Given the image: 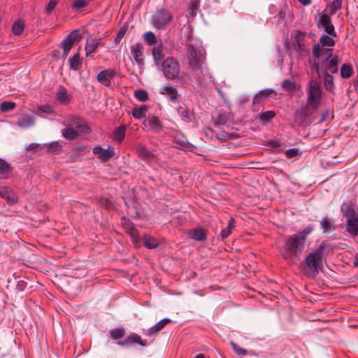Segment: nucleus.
Here are the masks:
<instances>
[{
  "mask_svg": "<svg viewBox=\"0 0 358 358\" xmlns=\"http://www.w3.org/2000/svg\"><path fill=\"white\" fill-rule=\"evenodd\" d=\"M178 114L181 116L183 121L190 122L193 120L194 113L187 106H180L177 108Z\"/></svg>",
  "mask_w": 358,
  "mask_h": 358,
  "instance_id": "nucleus-19",
  "label": "nucleus"
},
{
  "mask_svg": "<svg viewBox=\"0 0 358 358\" xmlns=\"http://www.w3.org/2000/svg\"><path fill=\"white\" fill-rule=\"evenodd\" d=\"M320 223V227L324 233H327L334 230V227H332V223L328 217L322 218Z\"/></svg>",
  "mask_w": 358,
  "mask_h": 358,
  "instance_id": "nucleus-36",
  "label": "nucleus"
},
{
  "mask_svg": "<svg viewBox=\"0 0 358 358\" xmlns=\"http://www.w3.org/2000/svg\"><path fill=\"white\" fill-rule=\"evenodd\" d=\"M148 109V106L147 105H141L140 107H135L132 110V115L134 118L140 120L143 117H146V112Z\"/></svg>",
  "mask_w": 358,
  "mask_h": 358,
  "instance_id": "nucleus-30",
  "label": "nucleus"
},
{
  "mask_svg": "<svg viewBox=\"0 0 358 358\" xmlns=\"http://www.w3.org/2000/svg\"><path fill=\"white\" fill-rule=\"evenodd\" d=\"M16 107V103L13 101H3L0 104V110L1 112L6 113L8 111H10L15 109Z\"/></svg>",
  "mask_w": 358,
  "mask_h": 358,
  "instance_id": "nucleus-45",
  "label": "nucleus"
},
{
  "mask_svg": "<svg viewBox=\"0 0 358 358\" xmlns=\"http://www.w3.org/2000/svg\"><path fill=\"white\" fill-rule=\"evenodd\" d=\"M26 282L23 280H20L17 283L16 288L20 291H23L25 289Z\"/></svg>",
  "mask_w": 358,
  "mask_h": 358,
  "instance_id": "nucleus-58",
  "label": "nucleus"
},
{
  "mask_svg": "<svg viewBox=\"0 0 358 358\" xmlns=\"http://www.w3.org/2000/svg\"><path fill=\"white\" fill-rule=\"evenodd\" d=\"M161 321L162 322V323L164 324V325L165 327L166 324L171 322V320L169 318H164V319L162 320Z\"/></svg>",
  "mask_w": 358,
  "mask_h": 358,
  "instance_id": "nucleus-62",
  "label": "nucleus"
},
{
  "mask_svg": "<svg viewBox=\"0 0 358 358\" xmlns=\"http://www.w3.org/2000/svg\"><path fill=\"white\" fill-rule=\"evenodd\" d=\"M173 16L170 11L162 8L152 16V24L157 29H164L171 22Z\"/></svg>",
  "mask_w": 358,
  "mask_h": 358,
  "instance_id": "nucleus-7",
  "label": "nucleus"
},
{
  "mask_svg": "<svg viewBox=\"0 0 358 358\" xmlns=\"http://www.w3.org/2000/svg\"><path fill=\"white\" fill-rule=\"evenodd\" d=\"M134 96L140 101H145L148 99V94L144 90H138L134 92Z\"/></svg>",
  "mask_w": 358,
  "mask_h": 358,
  "instance_id": "nucleus-49",
  "label": "nucleus"
},
{
  "mask_svg": "<svg viewBox=\"0 0 358 358\" xmlns=\"http://www.w3.org/2000/svg\"><path fill=\"white\" fill-rule=\"evenodd\" d=\"M275 116V113L273 110H267L259 114V119L264 122H268Z\"/></svg>",
  "mask_w": 358,
  "mask_h": 358,
  "instance_id": "nucleus-46",
  "label": "nucleus"
},
{
  "mask_svg": "<svg viewBox=\"0 0 358 358\" xmlns=\"http://www.w3.org/2000/svg\"><path fill=\"white\" fill-rule=\"evenodd\" d=\"M126 129H127V125L122 124L118 127L115 129L113 131V138L114 139L118 142L119 143H121L125 137L126 134Z\"/></svg>",
  "mask_w": 358,
  "mask_h": 358,
  "instance_id": "nucleus-26",
  "label": "nucleus"
},
{
  "mask_svg": "<svg viewBox=\"0 0 358 358\" xmlns=\"http://www.w3.org/2000/svg\"><path fill=\"white\" fill-rule=\"evenodd\" d=\"M152 55L155 64L157 66L161 65V63L163 61V58L164 56L162 52V46L159 45L157 47H154L152 50Z\"/></svg>",
  "mask_w": 358,
  "mask_h": 358,
  "instance_id": "nucleus-25",
  "label": "nucleus"
},
{
  "mask_svg": "<svg viewBox=\"0 0 358 358\" xmlns=\"http://www.w3.org/2000/svg\"><path fill=\"white\" fill-rule=\"evenodd\" d=\"M318 27H322L324 31L332 37L336 36V32L335 31L334 27L331 21V17L327 14H322L317 22Z\"/></svg>",
  "mask_w": 358,
  "mask_h": 358,
  "instance_id": "nucleus-10",
  "label": "nucleus"
},
{
  "mask_svg": "<svg viewBox=\"0 0 358 358\" xmlns=\"http://www.w3.org/2000/svg\"><path fill=\"white\" fill-rule=\"evenodd\" d=\"M47 148L48 151H56L60 147L58 142H52L49 144L44 145Z\"/></svg>",
  "mask_w": 358,
  "mask_h": 358,
  "instance_id": "nucleus-56",
  "label": "nucleus"
},
{
  "mask_svg": "<svg viewBox=\"0 0 358 358\" xmlns=\"http://www.w3.org/2000/svg\"><path fill=\"white\" fill-rule=\"evenodd\" d=\"M309 320L310 321H314V322H315V321L322 322H323L324 324L328 323V322H329L331 321V320H322L321 318H315V317L314 318H310Z\"/></svg>",
  "mask_w": 358,
  "mask_h": 358,
  "instance_id": "nucleus-59",
  "label": "nucleus"
},
{
  "mask_svg": "<svg viewBox=\"0 0 358 358\" xmlns=\"http://www.w3.org/2000/svg\"><path fill=\"white\" fill-rule=\"evenodd\" d=\"M143 244L148 249H155L159 245V241L152 236L144 235Z\"/></svg>",
  "mask_w": 358,
  "mask_h": 358,
  "instance_id": "nucleus-33",
  "label": "nucleus"
},
{
  "mask_svg": "<svg viewBox=\"0 0 358 358\" xmlns=\"http://www.w3.org/2000/svg\"><path fill=\"white\" fill-rule=\"evenodd\" d=\"M230 344L234 350V351L238 355L245 356L248 354L247 350L239 347L236 343L234 341H231Z\"/></svg>",
  "mask_w": 358,
  "mask_h": 358,
  "instance_id": "nucleus-50",
  "label": "nucleus"
},
{
  "mask_svg": "<svg viewBox=\"0 0 358 358\" xmlns=\"http://www.w3.org/2000/svg\"><path fill=\"white\" fill-rule=\"evenodd\" d=\"M160 69L167 80H181L184 78L183 75L180 73V63L173 57H168L164 59L161 63Z\"/></svg>",
  "mask_w": 358,
  "mask_h": 358,
  "instance_id": "nucleus-3",
  "label": "nucleus"
},
{
  "mask_svg": "<svg viewBox=\"0 0 358 358\" xmlns=\"http://www.w3.org/2000/svg\"><path fill=\"white\" fill-rule=\"evenodd\" d=\"M307 93V104L308 106L315 111L319 108L322 103V89L320 83L311 78L306 87Z\"/></svg>",
  "mask_w": 358,
  "mask_h": 358,
  "instance_id": "nucleus-2",
  "label": "nucleus"
},
{
  "mask_svg": "<svg viewBox=\"0 0 358 358\" xmlns=\"http://www.w3.org/2000/svg\"><path fill=\"white\" fill-rule=\"evenodd\" d=\"M127 31V27H122L120 31L117 32L116 37L115 38V43L119 44L122 40V38L125 36L126 32Z\"/></svg>",
  "mask_w": 358,
  "mask_h": 358,
  "instance_id": "nucleus-51",
  "label": "nucleus"
},
{
  "mask_svg": "<svg viewBox=\"0 0 358 358\" xmlns=\"http://www.w3.org/2000/svg\"><path fill=\"white\" fill-rule=\"evenodd\" d=\"M117 74V72L115 69H105L100 71L97 76V81L106 87H110V80L114 78Z\"/></svg>",
  "mask_w": 358,
  "mask_h": 358,
  "instance_id": "nucleus-11",
  "label": "nucleus"
},
{
  "mask_svg": "<svg viewBox=\"0 0 358 358\" xmlns=\"http://www.w3.org/2000/svg\"><path fill=\"white\" fill-rule=\"evenodd\" d=\"M122 225L131 236L133 243L138 247L140 243V237L134 223L130 220L123 217L122 218Z\"/></svg>",
  "mask_w": 358,
  "mask_h": 358,
  "instance_id": "nucleus-8",
  "label": "nucleus"
},
{
  "mask_svg": "<svg viewBox=\"0 0 358 358\" xmlns=\"http://www.w3.org/2000/svg\"><path fill=\"white\" fill-rule=\"evenodd\" d=\"M39 145L38 144H36V143H31L29 144L27 147V150H33L34 149H36V148H38Z\"/></svg>",
  "mask_w": 358,
  "mask_h": 358,
  "instance_id": "nucleus-60",
  "label": "nucleus"
},
{
  "mask_svg": "<svg viewBox=\"0 0 358 358\" xmlns=\"http://www.w3.org/2000/svg\"><path fill=\"white\" fill-rule=\"evenodd\" d=\"M349 327H353V328H358V318L355 320V323H352V324H349Z\"/></svg>",
  "mask_w": 358,
  "mask_h": 358,
  "instance_id": "nucleus-63",
  "label": "nucleus"
},
{
  "mask_svg": "<svg viewBox=\"0 0 358 358\" xmlns=\"http://www.w3.org/2000/svg\"><path fill=\"white\" fill-rule=\"evenodd\" d=\"M282 88L287 92H292L298 89V85L296 82L286 79L282 82Z\"/></svg>",
  "mask_w": 358,
  "mask_h": 358,
  "instance_id": "nucleus-35",
  "label": "nucleus"
},
{
  "mask_svg": "<svg viewBox=\"0 0 358 358\" xmlns=\"http://www.w3.org/2000/svg\"><path fill=\"white\" fill-rule=\"evenodd\" d=\"M346 231L353 236L358 235V216L347 220Z\"/></svg>",
  "mask_w": 358,
  "mask_h": 358,
  "instance_id": "nucleus-22",
  "label": "nucleus"
},
{
  "mask_svg": "<svg viewBox=\"0 0 358 358\" xmlns=\"http://www.w3.org/2000/svg\"><path fill=\"white\" fill-rule=\"evenodd\" d=\"M101 205L104 206L106 208H110L112 206V201L108 199H103L101 200Z\"/></svg>",
  "mask_w": 358,
  "mask_h": 358,
  "instance_id": "nucleus-57",
  "label": "nucleus"
},
{
  "mask_svg": "<svg viewBox=\"0 0 358 358\" xmlns=\"http://www.w3.org/2000/svg\"><path fill=\"white\" fill-rule=\"evenodd\" d=\"M56 98L60 103L67 104L70 102L71 96L64 87H61L56 94Z\"/></svg>",
  "mask_w": 358,
  "mask_h": 358,
  "instance_id": "nucleus-23",
  "label": "nucleus"
},
{
  "mask_svg": "<svg viewBox=\"0 0 358 358\" xmlns=\"http://www.w3.org/2000/svg\"><path fill=\"white\" fill-rule=\"evenodd\" d=\"M272 93L271 90H264L257 93L253 98V105L259 104L263 102L267 97H268Z\"/></svg>",
  "mask_w": 358,
  "mask_h": 358,
  "instance_id": "nucleus-27",
  "label": "nucleus"
},
{
  "mask_svg": "<svg viewBox=\"0 0 358 358\" xmlns=\"http://www.w3.org/2000/svg\"><path fill=\"white\" fill-rule=\"evenodd\" d=\"M34 117L28 114L23 115L17 121V125L22 129H27L34 125Z\"/></svg>",
  "mask_w": 358,
  "mask_h": 358,
  "instance_id": "nucleus-18",
  "label": "nucleus"
},
{
  "mask_svg": "<svg viewBox=\"0 0 358 358\" xmlns=\"http://www.w3.org/2000/svg\"><path fill=\"white\" fill-rule=\"evenodd\" d=\"M143 124L155 132L159 131L162 129L159 118L154 115L146 117L143 121Z\"/></svg>",
  "mask_w": 358,
  "mask_h": 358,
  "instance_id": "nucleus-16",
  "label": "nucleus"
},
{
  "mask_svg": "<svg viewBox=\"0 0 358 358\" xmlns=\"http://www.w3.org/2000/svg\"><path fill=\"white\" fill-rule=\"evenodd\" d=\"M302 5L307 6L310 4L311 0H298Z\"/></svg>",
  "mask_w": 358,
  "mask_h": 358,
  "instance_id": "nucleus-61",
  "label": "nucleus"
},
{
  "mask_svg": "<svg viewBox=\"0 0 358 358\" xmlns=\"http://www.w3.org/2000/svg\"><path fill=\"white\" fill-rule=\"evenodd\" d=\"M159 93L166 96L173 103L178 101L180 97L177 89L170 84H166L162 86L159 89Z\"/></svg>",
  "mask_w": 358,
  "mask_h": 358,
  "instance_id": "nucleus-12",
  "label": "nucleus"
},
{
  "mask_svg": "<svg viewBox=\"0 0 358 358\" xmlns=\"http://www.w3.org/2000/svg\"><path fill=\"white\" fill-rule=\"evenodd\" d=\"M70 68L73 71H78L82 65L79 53H76L69 59Z\"/></svg>",
  "mask_w": 358,
  "mask_h": 358,
  "instance_id": "nucleus-37",
  "label": "nucleus"
},
{
  "mask_svg": "<svg viewBox=\"0 0 358 358\" xmlns=\"http://www.w3.org/2000/svg\"><path fill=\"white\" fill-rule=\"evenodd\" d=\"M136 152L139 157L143 160L150 159L154 157V154L148 150L146 146L142 143H138L136 145Z\"/></svg>",
  "mask_w": 358,
  "mask_h": 358,
  "instance_id": "nucleus-20",
  "label": "nucleus"
},
{
  "mask_svg": "<svg viewBox=\"0 0 358 358\" xmlns=\"http://www.w3.org/2000/svg\"><path fill=\"white\" fill-rule=\"evenodd\" d=\"M57 3L58 1L50 0L45 7V11L46 12V13H51L55 8Z\"/></svg>",
  "mask_w": 358,
  "mask_h": 358,
  "instance_id": "nucleus-52",
  "label": "nucleus"
},
{
  "mask_svg": "<svg viewBox=\"0 0 358 358\" xmlns=\"http://www.w3.org/2000/svg\"><path fill=\"white\" fill-rule=\"evenodd\" d=\"M134 343H138L141 346H146L145 341H142L141 336L136 334H132L125 338L122 341H117V344L121 347H128Z\"/></svg>",
  "mask_w": 358,
  "mask_h": 358,
  "instance_id": "nucleus-14",
  "label": "nucleus"
},
{
  "mask_svg": "<svg viewBox=\"0 0 358 358\" xmlns=\"http://www.w3.org/2000/svg\"><path fill=\"white\" fill-rule=\"evenodd\" d=\"M92 152L96 155H99V158L102 162H106L109 160L115 155L113 148H109L105 150L99 145L95 146L93 148Z\"/></svg>",
  "mask_w": 358,
  "mask_h": 358,
  "instance_id": "nucleus-17",
  "label": "nucleus"
},
{
  "mask_svg": "<svg viewBox=\"0 0 358 358\" xmlns=\"http://www.w3.org/2000/svg\"><path fill=\"white\" fill-rule=\"evenodd\" d=\"M143 39L149 45H152L157 43L156 36L151 31L145 33Z\"/></svg>",
  "mask_w": 358,
  "mask_h": 358,
  "instance_id": "nucleus-47",
  "label": "nucleus"
},
{
  "mask_svg": "<svg viewBox=\"0 0 358 358\" xmlns=\"http://www.w3.org/2000/svg\"><path fill=\"white\" fill-rule=\"evenodd\" d=\"M165 327L162 322L160 320L155 325L150 327L148 330V335L152 336L157 334L159 331Z\"/></svg>",
  "mask_w": 358,
  "mask_h": 358,
  "instance_id": "nucleus-48",
  "label": "nucleus"
},
{
  "mask_svg": "<svg viewBox=\"0 0 358 358\" xmlns=\"http://www.w3.org/2000/svg\"><path fill=\"white\" fill-rule=\"evenodd\" d=\"M235 228V220L231 218L229 220L228 226L221 231V237L222 239L227 238L231 234V230Z\"/></svg>",
  "mask_w": 358,
  "mask_h": 358,
  "instance_id": "nucleus-40",
  "label": "nucleus"
},
{
  "mask_svg": "<svg viewBox=\"0 0 358 358\" xmlns=\"http://www.w3.org/2000/svg\"><path fill=\"white\" fill-rule=\"evenodd\" d=\"M11 171V166L4 159L0 158V178L3 179L7 178Z\"/></svg>",
  "mask_w": 358,
  "mask_h": 358,
  "instance_id": "nucleus-28",
  "label": "nucleus"
},
{
  "mask_svg": "<svg viewBox=\"0 0 358 358\" xmlns=\"http://www.w3.org/2000/svg\"><path fill=\"white\" fill-rule=\"evenodd\" d=\"M292 46L296 52L300 54L305 52V33L296 31L293 36H292Z\"/></svg>",
  "mask_w": 358,
  "mask_h": 358,
  "instance_id": "nucleus-9",
  "label": "nucleus"
},
{
  "mask_svg": "<svg viewBox=\"0 0 358 358\" xmlns=\"http://www.w3.org/2000/svg\"><path fill=\"white\" fill-rule=\"evenodd\" d=\"M327 53V50L324 49L320 43L315 44L313 48V55L315 58L319 59L324 54Z\"/></svg>",
  "mask_w": 358,
  "mask_h": 358,
  "instance_id": "nucleus-43",
  "label": "nucleus"
},
{
  "mask_svg": "<svg viewBox=\"0 0 358 358\" xmlns=\"http://www.w3.org/2000/svg\"><path fill=\"white\" fill-rule=\"evenodd\" d=\"M324 77V85L327 90L332 91L334 89L333 76L329 73H322Z\"/></svg>",
  "mask_w": 358,
  "mask_h": 358,
  "instance_id": "nucleus-38",
  "label": "nucleus"
},
{
  "mask_svg": "<svg viewBox=\"0 0 358 358\" xmlns=\"http://www.w3.org/2000/svg\"><path fill=\"white\" fill-rule=\"evenodd\" d=\"M353 73L352 67L350 64H344L341 68V76L343 78H349Z\"/></svg>",
  "mask_w": 358,
  "mask_h": 358,
  "instance_id": "nucleus-41",
  "label": "nucleus"
},
{
  "mask_svg": "<svg viewBox=\"0 0 358 358\" xmlns=\"http://www.w3.org/2000/svg\"><path fill=\"white\" fill-rule=\"evenodd\" d=\"M285 156L288 159L294 158L299 155L300 152L296 148H290L285 151Z\"/></svg>",
  "mask_w": 358,
  "mask_h": 358,
  "instance_id": "nucleus-53",
  "label": "nucleus"
},
{
  "mask_svg": "<svg viewBox=\"0 0 358 358\" xmlns=\"http://www.w3.org/2000/svg\"><path fill=\"white\" fill-rule=\"evenodd\" d=\"M327 244L324 241L315 249L312 250L306 257L305 262L307 268L314 273H318V269L324 259V251Z\"/></svg>",
  "mask_w": 358,
  "mask_h": 358,
  "instance_id": "nucleus-4",
  "label": "nucleus"
},
{
  "mask_svg": "<svg viewBox=\"0 0 358 358\" xmlns=\"http://www.w3.org/2000/svg\"><path fill=\"white\" fill-rule=\"evenodd\" d=\"M194 358H206L204 355L203 354H199L194 357Z\"/></svg>",
  "mask_w": 358,
  "mask_h": 358,
  "instance_id": "nucleus-64",
  "label": "nucleus"
},
{
  "mask_svg": "<svg viewBox=\"0 0 358 358\" xmlns=\"http://www.w3.org/2000/svg\"><path fill=\"white\" fill-rule=\"evenodd\" d=\"M313 231V226L308 225L296 234L286 236L284 238V247L281 251L282 257L286 260L299 257L305 249L306 239Z\"/></svg>",
  "mask_w": 358,
  "mask_h": 358,
  "instance_id": "nucleus-1",
  "label": "nucleus"
},
{
  "mask_svg": "<svg viewBox=\"0 0 358 358\" xmlns=\"http://www.w3.org/2000/svg\"><path fill=\"white\" fill-rule=\"evenodd\" d=\"M188 64L193 71H199L204 62L205 57L203 50L196 48L189 44L187 48Z\"/></svg>",
  "mask_w": 358,
  "mask_h": 358,
  "instance_id": "nucleus-6",
  "label": "nucleus"
},
{
  "mask_svg": "<svg viewBox=\"0 0 358 358\" xmlns=\"http://www.w3.org/2000/svg\"><path fill=\"white\" fill-rule=\"evenodd\" d=\"M24 29V22L22 20H16L12 27V31L13 34L19 36Z\"/></svg>",
  "mask_w": 358,
  "mask_h": 358,
  "instance_id": "nucleus-39",
  "label": "nucleus"
},
{
  "mask_svg": "<svg viewBox=\"0 0 358 358\" xmlns=\"http://www.w3.org/2000/svg\"><path fill=\"white\" fill-rule=\"evenodd\" d=\"M79 31L78 30L72 31L62 42L63 56L66 57L71 49L72 48L74 43L78 41Z\"/></svg>",
  "mask_w": 358,
  "mask_h": 358,
  "instance_id": "nucleus-13",
  "label": "nucleus"
},
{
  "mask_svg": "<svg viewBox=\"0 0 358 358\" xmlns=\"http://www.w3.org/2000/svg\"><path fill=\"white\" fill-rule=\"evenodd\" d=\"M71 121L76 128L78 129L79 131L82 133H88L90 131V129L88 126L85 124H82L81 119L78 116H73L71 117Z\"/></svg>",
  "mask_w": 358,
  "mask_h": 358,
  "instance_id": "nucleus-31",
  "label": "nucleus"
},
{
  "mask_svg": "<svg viewBox=\"0 0 358 358\" xmlns=\"http://www.w3.org/2000/svg\"><path fill=\"white\" fill-rule=\"evenodd\" d=\"M342 6V0H334L331 3V13H334Z\"/></svg>",
  "mask_w": 358,
  "mask_h": 358,
  "instance_id": "nucleus-55",
  "label": "nucleus"
},
{
  "mask_svg": "<svg viewBox=\"0 0 358 358\" xmlns=\"http://www.w3.org/2000/svg\"><path fill=\"white\" fill-rule=\"evenodd\" d=\"M62 136L69 140H74L79 136V131L73 127H66L62 130Z\"/></svg>",
  "mask_w": 358,
  "mask_h": 358,
  "instance_id": "nucleus-32",
  "label": "nucleus"
},
{
  "mask_svg": "<svg viewBox=\"0 0 358 358\" xmlns=\"http://www.w3.org/2000/svg\"><path fill=\"white\" fill-rule=\"evenodd\" d=\"M341 211L347 220H350V218L357 217L352 205L348 204L346 206H343L341 207Z\"/></svg>",
  "mask_w": 358,
  "mask_h": 358,
  "instance_id": "nucleus-34",
  "label": "nucleus"
},
{
  "mask_svg": "<svg viewBox=\"0 0 358 358\" xmlns=\"http://www.w3.org/2000/svg\"><path fill=\"white\" fill-rule=\"evenodd\" d=\"M87 5V0H75L73 3L72 7L76 9H80L85 8Z\"/></svg>",
  "mask_w": 358,
  "mask_h": 358,
  "instance_id": "nucleus-54",
  "label": "nucleus"
},
{
  "mask_svg": "<svg viewBox=\"0 0 358 358\" xmlns=\"http://www.w3.org/2000/svg\"><path fill=\"white\" fill-rule=\"evenodd\" d=\"M109 334L113 340H118L124 337L125 331L124 329L117 328L110 330Z\"/></svg>",
  "mask_w": 358,
  "mask_h": 358,
  "instance_id": "nucleus-42",
  "label": "nucleus"
},
{
  "mask_svg": "<svg viewBox=\"0 0 358 358\" xmlns=\"http://www.w3.org/2000/svg\"><path fill=\"white\" fill-rule=\"evenodd\" d=\"M0 197L6 199L10 203L17 201V197L13 190L8 187H0Z\"/></svg>",
  "mask_w": 358,
  "mask_h": 358,
  "instance_id": "nucleus-21",
  "label": "nucleus"
},
{
  "mask_svg": "<svg viewBox=\"0 0 358 358\" xmlns=\"http://www.w3.org/2000/svg\"><path fill=\"white\" fill-rule=\"evenodd\" d=\"M100 38H92L87 41L85 46L86 56L88 57L90 54L95 52L99 45Z\"/></svg>",
  "mask_w": 358,
  "mask_h": 358,
  "instance_id": "nucleus-29",
  "label": "nucleus"
},
{
  "mask_svg": "<svg viewBox=\"0 0 358 358\" xmlns=\"http://www.w3.org/2000/svg\"><path fill=\"white\" fill-rule=\"evenodd\" d=\"M338 57L337 55H329L324 59L322 63L314 62L313 67L316 72L320 75V73H336L338 72Z\"/></svg>",
  "mask_w": 358,
  "mask_h": 358,
  "instance_id": "nucleus-5",
  "label": "nucleus"
},
{
  "mask_svg": "<svg viewBox=\"0 0 358 358\" xmlns=\"http://www.w3.org/2000/svg\"><path fill=\"white\" fill-rule=\"evenodd\" d=\"M131 54L133 56L134 61L139 66L144 64V59L143 54V47L141 43H136L130 47Z\"/></svg>",
  "mask_w": 358,
  "mask_h": 358,
  "instance_id": "nucleus-15",
  "label": "nucleus"
},
{
  "mask_svg": "<svg viewBox=\"0 0 358 358\" xmlns=\"http://www.w3.org/2000/svg\"><path fill=\"white\" fill-rule=\"evenodd\" d=\"M188 234L190 238L195 241H202L206 239V234L205 231L201 228L192 229L189 231Z\"/></svg>",
  "mask_w": 358,
  "mask_h": 358,
  "instance_id": "nucleus-24",
  "label": "nucleus"
},
{
  "mask_svg": "<svg viewBox=\"0 0 358 358\" xmlns=\"http://www.w3.org/2000/svg\"><path fill=\"white\" fill-rule=\"evenodd\" d=\"M329 35H323L320 39V43L322 46L332 47L335 44V41Z\"/></svg>",
  "mask_w": 358,
  "mask_h": 358,
  "instance_id": "nucleus-44",
  "label": "nucleus"
}]
</instances>
